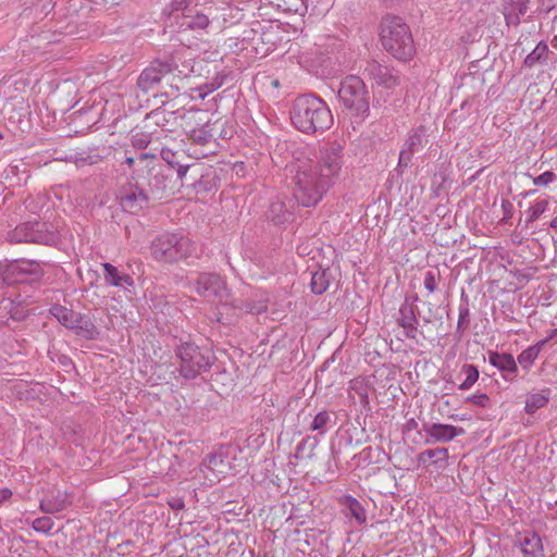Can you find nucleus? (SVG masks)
Instances as JSON below:
<instances>
[{"mask_svg": "<svg viewBox=\"0 0 557 557\" xmlns=\"http://www.w3.org/2000/svg\"><path fill=\"white\" fill-rule=\"evenodd\" d=\"M344 165V148L339 143H326L319 149L317 163L297 166L294 196L304 207L315 206L339 178Z\"/></svg>", "mask_w": 557, "mask_h": 557, "instance_id": "1", "label": "nucleus"}, {"mask_svg": "<svg viewBox=\"0 0 557 557\" xmlns=\"http://www.w3.org/2000/svg\"><path fill=\"white\" fill-rule=\"evenodd\" d=\"M290 121L301 133L314 134L329 129L333 125V115L321 98L302 95L293 102Z\"/></svg>", "mask_w": 557, "mask_h": 557, "instance_id": "2", "label": "nucleus"}, {"mask_svg": "<svg viewBox=\"0 0 557 557\" xmlns=\"http://www.w3.org/2000/svg\"><path fill=\"white\" fill-rule=\"evenodd\" d=\"M380 38L384 49L398 60H408L414 53L411 32L399 16L387 14L382 18Z\"/></svg>", "mask_w": 557, "mask_h": 557, "instance_id": "3", "label": "nucleus"}, {"mask_svg": "<svg viewBox=\"0 0 557 557\" xmlns=\"http://www.w3.org/2000/svg\"><path fill=\"white\" fill-rule=\"evenodd\" d=\"M176 356L181 360L180 373L185 379H195L201 372L208 371L214 360L211 349L200 348L191 343L180 345Z\"/></svg>", "mask_w": 557, "mask_h": 557, "instance_id": "4", "label": "nucleus"}, {"mask_svg": "<svg viewBox=\"0 0 557 557\" xmlns=\"http://www.w3.org/2000/svg\"><path fill=\"white\" fill-rule=\"evenodd\" d=\"M49 313L64 327L72 330L77 336L86 339H95L99 335L96 325L86 314L76 312L59 304L52 305L49 309Z\"/></svg>", "mask_w": 557, "mask_h": 557, "instance_id": "5", "label": "nucleus"}, {"mask_svg": "<svg viewBox=\"0 0 557 557\" xmlns=\"http://www.w3.org/2000/svg\"><path fill=\"white\" fill-rule=\"evenodd\" d=\"M338 98L346 109L358 115H362L369 111L367 87L363 81L358 76H347L341 83Z\"/></svg>", "mask_w": 557, "mask_h": 557, "instance_id": "6", "label": "nucleus"}, {"mask_svg": "<svg viewBox=\"0 0 557 557\" xmlns=\"http://www.w3.org/2000/svg\"><path fill=\"white\" fill-rule=\"evenodd\" d=\"M191 244L188 238L168 234L159 237L152 244V256L156 260L174 262L189 255Z\"/></svg>", "mask_w": 557, "mask_h": 557, "instance_id": "7", "label": "nucleus"}, {"mask_svg": "<svg viewBox=\"0 0 557 557\" xmlns=\"http://www.w3.org/2000/svg\"><path fill=\"white\" fill-rule=\"evenodd\" d=\"M363 74L375 86L383 89L392 90L400 85L399 72L376 60L367 62Z\"/></svg>", "mask_w": 557, "mask_h": 557, "instance_id": "8", "label": "nucleus"}, {"mask_svg": "<svg viewBox=\"0 0 557 557\" xmlns=\"http://www.w3.org/2000/svg\"><path fill=\"white\" fill-rule=\"evenodd\" d=\"M7 276L34 275V276H58L59 268L50 263H39L33 260H14L5 265Z\"/></svg>", "mask_w": 557, "mask_h": 557, "instance_id": "9", "label": "nucleus"}, {"mask_svg": "<svg viewBox=\"0 0 557 557\" xmlns=\"http://www.w3.org/2000/svg\"><path fill=\"white\" fill-rule=\"evenodd\" d=\"M396 321L397 324L403 327L404 335L407 338L417 341L418 334L422 335V332L418 330L419 320L416 314V309L408 298H406L405 302L400 306Z\"/></svg>", "mask_w": 557, "mask_h": 557, "instance_id": "10", "label": "nucleus"}, {"mask_svg": "<svg viewBox=\"0 0 557 557\" xmlns=\"http://www.w3.org/2000/svg\"><path fill=\"white\" fill-rule=\"evenodd\" d=\"M513 553L518 557H543V544L536 533L520 534L513 545Z\"/></svg>", "mask_w": 557, "mask_h": 557, "instance_id": "11", "label": "nucleus"}, {"mask_svg": "<svg viewBox=\"0 0 557 557\" xmlns=\"http://www.w3.org/2000/svg\"><path fill=\"white\" fill-rule=\"evenodd\" d=\"M423 431L433 442L446 443L454 440L458 435H462L465 430L450 424L431 423L424 424Z\"/></svg>", "mask_w": 557, "mask_h": 557, "instance_id": "12", "label": "nucleus"}, {"mask_svg": "<svg viewBox=\"0 0 557 557\" xmlns=\"http://www.w3.org/2000/svg\"><path fill=\"white\" fill-rule=\"evenodd\" d=\"M557 58L556 54L549 50L545 41H540L536 47L525 57L523 65L532 69L536 65L546 66L554 64Z\"/></svg>", "mask_w": 557, "mask_h": 557, "instance_id": "13", "label": "nucleus"}, {"mask_svg": "<svg viewBox=\"0 0 557 557\" xmlns=\"http://www.w3.org/2000/svg\"><path fill=\"white\" fill-rule=\"evenodd\" d=\"M41 227L42 224L39 222L21 224L14 228L11 238L17 243H41L46 240Z\"/></svg>", "mask_w": 557, "mask_h": 557, "instance_id": "14", "label": "nucleus"}, {"mask_svg": "<svg viewBox=\"0 0 557 557\" xmlns=\"http://www.w3.org/2000/svg\"><path fill=\"white\" fill-rule=\"evenodd\" d=\"M530 0H506L503 4V14L508 26H518L521 16L529 10Z\"/></svg>", "mask_w": 557, "mask_h": 557, "instance_id": "15", "label": "nucleus"}, {"mask_svg": "<svg viewBox=\"0 0 557 557\" xmlns=\"http://www.w3.org/2000/svg\"><path fill=\"white\" fill-rule=\"evenodd\" d=\"M72 504L71 496L66 493L47 495L39 503V508L45 513H55L64 510Z\"/></svg>", "mask_w": 557, "mask_h": 557, "instance_id": "16", "label": "nucleus"}, {"mask_svg": "<svg viewBox=\"0 0 557 557\" xmlns=\"http://www.w3.org/2000/svg\"><path fill=\"white\" fill-rule=\"evenodd\" d=\"M339 504L343 506L346 517L355 519L359 525L367 522L366 509L357 498L345 495L339 498Z\"/></svg>", "mask_w": 557, "mask_h": 557, "instance_id": "17", "label": "nucleus"}, {"mask_svg": "<svg viewBox=\"0 0 557 557\" xmlns=\"http://www.w3.org/2000/svg\"><path fill=\"white\" fill-rule=\"evenodd\" d=\"M267 216L275 224H282L289 221V219L292 218L289 203H287L282 198H276L270 203L269 209L267 211Z\"/></svg>", "mask_w": 557, "mask_h": 557, "instance_id": "18", "label": "nucleus"}, {"mask_svg": "<svg viewBox=\"0 0 557 557\" xmlns=\"http://www.w3.org/2000/svg\"><path fill=\"white\" fill-rule=\"evenodd\" d=\"M120 201L125 211L135 213L146 205L147 196L141 190L135 189L127 194H121Z\"/></svg>", "mask_w": 557, "mask_h": 557, "instance_id": "19", "label": "nucleus"}, {"mask_svg": "<svg viewBox=\"0 0 557 557\" xmlns=\"http://www.w3.org/2000/svg\"><path fill=\"white\" fill-rule=\"evenodd\" d=\"M488 361L492 366L504 372L513 374L518 369L513 357L509 354L490 352Z\"/></svg>", "mask_w": 557, "mask_h": 557, "instance_id": "20", "label": "nucleus"}, {"mask_svg": "<svg viewBox=\"0 0 557 557\" xmlns=\"http://www.w3.org/2000/svg\"><path fill=\"white\" fill-rule=\"evenodd\" d=\"M557 330H553L552 334H554ZM553 337V335H549L548 337L537 342L535 345H532L524 349L519 356H518V362L523 368H529L534 360L537 358L541 349L543 346Z\"/></svg>", "mask_w": 557, "mask_h": 557, "instance_id": "21", "label": "nucleus"}, {"mask_svg": "<svg viewBox=\"0 0 557 557\" xmlns=\"http://www.w3.org/2000/svg\"><path fill=\"white\" fill-rule=\"evenodd\" d=\"M426 143V128L424 126H419L409 133L404 148L414 153L418 152Z\"/></svg>", "mask_w": 557, "mask_h": 557, "instance_id": "22", "label": "nucleus"}, {"mask_svg": "<svg viewBox=\"0 0 557 557\" xmlns=\"http://www.w3.org/2000/svg\"><path fill=\"white\" fill-rule=\"evenodd\" d=\"M448 458V449L445 447H437L434 449H426L419 454L418 461L420 463H425L430 459H434V463L438 461H446Z\"/></svg>", "mask_w": 557, "mask_h": 557, "instance_id": "23", "label": "nucleus"}, {"mask_svg": "<svg viewBox=\"0 0 557 557\" xmlns=\"http://www.w3.org/2000/svg\"><path fill=\"white\" fill-rule=\"evenodd\" d=\"M462 373L466 374L465 381L459 385V389H470L479 379V370L473 364H463L461 368Z\"/></svg>", "mask_w": 557, "mask_h": 557, "instance_id": "24", "label": "nucleus"}, {"mask_svg": "<svg viewBox=\"0 0 557 557\" xmlns=\"http://www.w3.org/2000/svg\"><path fill=\"white\" fill-rule=\"evenodd\" d=\"M548 403V397L542 394H532L528 397L525 403V411L534 413L537 409L543 408Z\"/></svg>", "mask_w": 557, "mask_h": 557, "instance_id": "25", "label": "nucleus"}, {"mask_svg": "<svg viewBox=\"0 0 557 557\" xmlns=\"http://www.w3.org/2000/svg\"><path fill=\"white\" fill-rule=\"evenodd\" d=\"M469 325H470L469 308L467 306H460L459 317H458V322H457V327H456V335L461 337L462 334L465 333V331L469 327Z\"/></svg>", "mask_w": 557, "mask_h": 557, "instance_id": "26", "label": "nucleus"}, {"mask_svg": "<svg viewBox=\"0 0 557 557\" xmlns=\"http://www.w3.org/2000/svg\"><path fill=\"white\" fill-rule=\"evenodd\" d=\"M548 206L547 200L535 201L528 210V223L536 221L546 210Z\"/></svg>", "mask_w": 557, "mask_h": 557, "instance_id": "27", "label": "nucleus"}, {"mask_svg": "<svg viewBox=\"0 0 557 557\" xmlns=\"http://www.w3.org/2000/svg\"><path fill=\"white\" fill-rule=\"evenodd\" d=\"M53 528V521L49 517H40L33 521V529L36 532L49 533Z\"/></svg>", "mask_w": 557, "mask_h": 557, "instance_id": "28", "label": "nucleus"}, {"mask_svg": "<svg viewBox=\"0 0 557 557\" xmlns=\"http://www.w3.org/2000/svg\"><path fill=\"white\" fill-rule=\"evenodd\" d=\"M556 180V174L552 171H546L543 174L533 178V183L536 186H547Z\"/></svg>", "mask_w": 557, "mask_h": 557, "instance_id": "29", "label": "nucleus"}, {"mask_svg": "<svg viewBox=\"0 0 557 557\" xmlns=\"http://www.w3.org/2000/svg\"><path fill=\"white\" fill-rule=\"evenodd\" d=\"M329 420H330L329 413L326 411H321L314 417L312 424H311V429L313 431L321 430L323 426H325V424L329 422Z\"/></svg>", "mask_w": 557, "mask_h": 557, "instance_id": "30", "label": "nucleus"}, {"mask_svg": "<svg viewBox=\"0 0 557 557\" xmlns=\"http://www.w3.org/2000/svg\"><path fill=\"white\" fill-rule=\"evenodd\" d=\"M467 403H472L475 406L485 408L490 406V397L486 394L471 395L467 397Z\"/></svg>", "mask_w": 557, "mask_h": 557, "instance_id": "31", "label": "nucleus"}, {"mask_svg": "<svg viewBox=\"0 0 557 557\" xmlns=\"http://www.w3.org/2000/svg\"><path fill=\"white\" fill-rule=\"evenodd\" d=\"M329 282L330 281H310L309 287L313 294L321 295L327 289Z\"/></svg>", "mask_w": 557, "mask_h": 557, "instance_id": "32", "label": "nucleus"}, {"mask_svg": "<svg viewBox=\"0 0 557 557\" xmlns=\"http://www.w3.org/2000/svg\"><path fill=\"white\" fill-rule=\"evenodd\" d=\"M412 156H413V152L409 151L406 148H403L399 153L398 166L407 168L411 161Z\"/></svg>", "mask_w": 557, "mask_h": 557, "instance_id": "33", "label": "nucleus"}, {"mask_svg": "<svg viewBox=\"0 0 557 557\" xmlns=\"http://www.w3.org/2000/svg\"><path fill=\"white\" fill-rule=\"evenodd\" d=\"M98 265L103 271V275L106 277L121 278L120 276H117L116 268L111 265L110 263H99Z\"/></svg>", "mask_w": 557, "mask_h": 557, "instance_id": "34", "label": "nucleus"}, {"mask_svg": "<svg viewBox=\"0 0 557 557\" xmlns=\"http://www.w3.org/2000/svg\"><path fill=\"white\" fill-rule=\"evenodd\" d=\"M168 504L174 510H181L185 506V503H184L183 498H181V497H171L168 500Z\"/></svg>", "mask_w": 557, "mask_h": 557, "instance_id": "35", "label": "nucleus"}, {"mask_svg": "<svg viewBox=\"0 0 557 557\" xmlns=\"http://www.w3.org/2000/svg\"><path fill=\"white\" fill-rule=\"evenodd\" d=\"M195 282H196V285H197V290L199 293H203L205 296H209L210 295V287L208 286V283H212V281H200V280H197Z\"/></svg>", "mask_w": 557, "mask_h": 557, "instance_id": "36", "label": "nucleus"}, {"mask_svg": "<svg viewBox=\"0 0 557 557\" xmlns=\"http://www.w3.org/2000/svg\"><path fill=\"white\" fill-rule=\"evenodd\" d=\"M209 24V20L206 15L203 14H198L196 17H195V22H194V25L200 27V28H205L207 27Z\"/></svg>", "mask_w": 557, "mask_h": 557, "instance_id": "37", "label": "nucleus"}, {"mask_svg": "<svg viewBox=\"0 0 557 557\" xmlns=\"http://www.w3.org/2000/svg\"><path fill=\"white\" fill-rule=\"evenodd\" d=\"M257 139L256 146L262 147L267 143V136L263 133L258 134Z\"/></svg>", "mask_w": 557, "mask_h": 557, "instance_id": "38", "label": "nucleus"}, {"mask_svg": "<svg viewBox=\"0 0 557 557\" xmlns=\"http://www.w3.org/2000/svg\"><path fill=\"white\" fill-rule=\"evenodd\" d=\"M425 288L432 293L436 289V281H425Z\"/></svg>", "mask_w": 557, "mask_h": 557, "instance_id": "39", "label": "nucleus"}, {"mask_svg": "<svg viewBox=\"0 0 557 557\" xmlns=\"http://www.w3.org/2000/svg\"><path fill=\"white\" fill-rule=\"evenodd\" d=\"M122 282L123 281H117V280H114V281H110L111 285L113 286H122ZM125 283H127V285L132 286L134 281H124Z\"/></svg>", "mask_w": 557, "mask_h": 557, "instance_id": "40", "label": "nucleus"}, {"mask_svg": "<svg viewBox=\"0 0 557 557\" xmlns=\"http://www.w3.org/2000/svg\"><path fill=\"white\" fill-rule=\"evenodd\" d=\"M12 495V492L9 490H3L0 492V499L9 498Z\"/></svg>", "mask_w": 557, "mask_h": 557, "instance_id": "41", "label": "nucleus"}, {"mask_svg": "<svg viewBox=\"0 0 557 557\" xmlns=\"http://www.w3.org/2000/svg\"><path fill=\"white\" fill-rule=\"evenodd\" d=\"M550 226H552L553 228H557V216H556V218H554V219L552 220V222H550Z\"/></svg>", "mask_w": 557, "mask_h": 557, "instance_id": "42", "label": "nucleus"}, {"mask_svg": "<svg viewBox=\"0 0 557 557\" xmlns=\"http://www.w3.org/2000/svg\"><path fill=\"white\" fill-rule=\"evenodd\" d=\"M495 282H496V281H492V282L490 283V288L487 289V292H488V293H493V292H494V283H495Z\"/></svg>", "mask_w": 557, "mask_h": 557, "instance_id": "43", "label": "nucleus"}, {"mask_svg": "<svg viewBox=\"0 0 557 557\" xmlns=\"http://www.w3.org/2000/svg\"><path fill=\"white\" fill-rule=\"evenodd\" d=\"M126 162L128 165H133L134 164V159L132 157L127 158L126 159Z\"/></svg>", "mask_w": 557, "mask_h": 557, "instance_id": "44", "label": "nucleus"}, {"mask_svg": "<svg viewBox=\"0 0 557 557\" xmlns=\"http://www.w3.org/2000/svg\"><path fill=\"white\" fill-rule=\"evenodd\" d=\"M425 278L433 280V278H434V274H433V273H431V272H429V273L426 274V277H425Z\"/></svg>", "mask_w": 557, "mask_h": 557, "instance_id": "45", "label": "nucleus"}, {"mask_svg": "<svg viewBox=\"0 0 557 557\" xmlns=\"http://www.w3.org/2000/svg\"><path fill=\"white\" fill-rule=\"evenodd\" d=\"M360 395H361V397L364 399V401H368V400H367V399H368V395H367V393H362V394H360Z\"/></svg>", "mask_w": 557, "mask_h": 557, "instance_id": "46", "label": "nucleus"}, {"mask_svg": "<svg viewBox=\"0 0 557 557\" xmlns=\"http://www.w3.org/2000/svg\"><path fill=\"white\" fill-rule=\"evenodd\" d=\"M216 459H218V457H216V456H212V457L210 458V462H215V461H216Z\"/></svg>", "mask_w": 557, "mask_h": 557, "instance_id": "47", "label": "nucleus"}, {"mask_svg": "<svg viewBox=\"0 0 557 557\" xmlns=\"http://www.w3.org/2000/svg\"><path fill=\"white\" fill-rule=\"evenodd\" d=\"M521 287H522V286H519V285H516V284H515V285L512 286V289H513V290H517V289H519V288H521Z\"/></svg>", "mask_w": 557, "mask_h": 557, "instance_id": "48", "label": "nucleus"}, {"mask_svg": "<svg viewBox=\"0 0 557 557\" xmlns=\"http://www.w3.org/2000/svg\"><path fill=\"white\" fill-rule=\"evenodd\" d=\"M311 275H312V276H311V280H314V278H315V276H317V272H312V273H311Z\"/></svg>", "mask_w": 557, "mask_h": 557, "instance_id": "49", "label": "nucleus"}, {"mask_svg": "<svg viewBox=\"0 0 557 557\" xmlns=\"http://www.w3.org/2000/svg\"><path fill=\"white\" fill-rule=\"evenodd\" d=\"M417 300H418V296H414V297L412 298V301H417Z\"/></svg>", "mask_w": 557, "mask_h": 557, "instance_id": "50", "label": "nucleus"}]
</instances>
